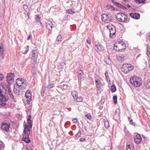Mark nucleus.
<instances>
[{"label":"nucleus","instance_id":"f257e3e1","mask_svg":"<svg viewBox=\"0 0 150 150\" xmlns=\"http://www.w3.org/2000/svg\"><path fill=\"white\" fill-rule=\"evenodd\" d=\"M31 118V115H29L27 119L28 124L25 126L24 130V134L23 136L22 140L26 143L30 142L29 135L30 133V131L33 125V121L30 120Z\"/></svg>","mask_w":150,"mask_h":150},{"label":"nucleus","instance_id":"f03ea898","mask_svg":"<svg viewBox=\"0 0 150 150\" xmlns=\"http://www.w3.org/2000/svg\"><path fill=\"white\" fill-rule=\"evenodd\" d=\"M6 85L5 83L0 84V105L4 106L6 105V102L9 99L6 95Z\"/></svg>","mask_w":150,"mask_h":150},{"label":"nucleus","instance_id":"7ed1b4c3","mask_svg":"<svg viewBox=\"0 0 150 150\" xmlns=\"http://www.w3.org/2000/svg\"><path fill=\"white\" fill-rule=\"evenodd\" d=\"M126 47L125 44L120 40L116 42L114 46L113 49L116 51L120 52Z\"/></svg>","mask_w":150,"mask_h":150},{"label":"nucleus","instance_id":"20e7f679","mask_svg":"<svg viewBox=\"0 0 150 150\" xmlns=\"http://www.w3.org/2000/svg\"><path fill=\"white\" fill-rule=\"evenodd\" d=\"M130 82L135 87H139L142 84L141 78L136 76H132Z\"/></svg>","mask_w":150,"mask_h":150},{"label":"nucleus","instance_id":"39448f33","mask_svg":"<svg viewBox=\"0 0 150 150\" xmlns=\"http://www.w3.org/2000/svg\"><path fill=\"white\" fill-rule=\"evenodd\" d=\"M101 16L102 21L105 23H110L113 20V18L110 14L103 13Z\"/></svg>","mask_w":150,"mask_h":150},{"label":"nucleus","instance_id":"423d86ee","mask_svg":"<svg viewBox=\"0 0 150 150\" xmlns=\"http://www.w3.org/2000/svg\"><path fill=\"white\" fill-rule=\"evenodd\" d=\"M115 17L119 21L123 22L127 20V16L124 13H118L116 14Z\"/></svg>","mask_w":150,"mask_h":150},{"label":"nucleus","instance_id":"0eeeda50","mask_svg":"<svg viewBox=\"0 0 150 150\" xmlns=\"http://www.w3.org/2000/svg\"><path fill=\"white\" fill-rule=\"evenodd\" d=\"M17 86L20 87L21 89H24L26 87V83L23 79L18 78L16 80Z\"/></svg>","mask_w":150,"mask_h":150},{"label":"nucleus","instance_id":"6e6552de","mask_svg":"<svg viewBox=\"0 0 150 150\" xmlns=\"http://www.w3.org/2000/svg\"><path fill=\"white\" fill-rule=\"evenodd\" d=\"M106 28L109 30L110 37H114L115 36V34L116 32L115 26L112 24H110L107 26Z\"/></svg>","mask_w":150,"mask_h":150},{"label":"nucleus","instance_id":"1a4fd4ad","mask_svg":"<svg viewBox=\"0 0 150 150\" xmlns=\"http://www.w3.org/2000/svg\"><path fill=\"white\" fill-rule=\"evenodd\" d=\"M133 66L128 64H125L122 65L121 70L125 73H127L129 71L133 69Z\"/></svg>","mask_w":150,"mask_h":150},{"label":"nucleus","instance_id":"9d476101","mask_svg":"<svg viewBox=\"0 0 150 150\" xmlns=\"http://www.w3.org/2000/svg\"><path fill=\"white\" fill-rule=\"evenodd\" d=\"M37 50L38 48L36 47H35L32 51L31 60H33L34 62H35L37 59L38 54Z\"/></svg>","mask_w":150,"mask_h":150},{"label":"nucleus","instance_id":"9b49d317","mask_svg":"<svg viewBox=\"0 0 150 150\" xmlns=\"http://www.w3.org/2000/svg\"><path fill=\"white\" fill-rule=\"evenodd\" d=\"M94 79L96 87L98 90H100L102 86L103 85V84L99 78H98L96 76L95 77Z\"/></svg>","mask_w":150,"mask_h":150},{"label":"nucleus","instance_id":"f8f14e48","mask_svg":"<svg viewBox=\"0 0 150 150\" xmlns=\"http://www.w3.org/2000/svg\"><path fill=\"white\" fill-rule=\"evenodd\" d=\"M14 74L12 73L7 74L6 76V81L8 83H10L11 81H14Z\"/></svg>","mask_w":150,"mask_h":150},{"label":"nucleus","instance_id":"ddd939ff","mask_svg":"<svg viewBox=\"0 0 150 150\" xmlns=\"http://www.w3.org/2000/svg\"><path fill=\"white\" fill-rule=\"evenodd\" d=\"M25 96L26 98L27 104H29L31 100V94L30 91H27L25 93Z\"/></svg>","mask_w":150,"mask_h":150},{"label":"nucleus","instance_id":"4468645a","mask_svg":"<svg viewBox=\"0 0 150 150\" xmlns=\"http://www.w3.org/2000/svg\"><path fill=\"white\" fill-rule=\"evenodd\" d=\"M142 137L139 134H137L134 138V141L136 144H140L142 141Z\"/></svg>","mask_w":150,"mask_h":150},{"label":"nucleus","instance_id":"2eb2a0df","mask_svg":"<svg viewBox=\"0 0 150 150\" xmlns=\"http://www.w3.org/2000/svg\"><path fill=\"white\" fill-rule=\"evenodd\" d=\"M10 124L7 123L2 122L1 128L2 129L6 131H8L10 127Z\"/></svg>","mask_w":150,"mask_h":150},{"label":"nucleus","instance_id":"dca6fc26","mask_svg":"<svg viewBox=\"0 0 150 150\" xmlns=\"http://www.w3.org/2000/svg\"><path fill=\"white\" fill-rule=\"evenodd\" d=\"M95 48L97 52H99L101 51L103 49V46L99 43H98L95 45Z\"/></svg>","mask_w":150,"mask_h":150},{"label":"nucleus","instance_id":"f3484780","mask_svg":"<svg viewBox=\"0 0 150 150\" xmlns=\"http://www.w3.org/2000/svg\"><path fill=\"white\" fill-rule=\"evenodd\" d=\"M21 89L20 87L17 86H15V84L14 85L13 91L17 96L19 95L20 91Z\"/></svg>","mask_w":150,"mask_h":150},{"label":"nucleus","instance_id":"a211bd4d","mask_svg":"<svg viewBox=\"0 0 150 150\" xmlns=\"http://www.w3.org/2000/svg\"><path fill=\"white\" fill-rule=\"evenodd\" d=\"M129 15L132 18L136 19H139L140 17V15L138 13H131L129 14Z\"/></svg>","mask_w":150,"mask_h":150},{"label":"nucleus","instance_id":"6ab92c4d","mask_svg":"<svg viewBox=\"0 0 150 150\" xmlns=\"http://www.w3.org/2000/svg\"><path fill=\"white\" fill-rule=\"evenodd\" d=\"M7 89H8V94L10 96V97L12 98H14V96L11 93V89L10 86L9 85H6V89L7 90Z\"/></svg>","mask_w":150,"mask_h":150},{"label":"nucleus","instance_id":"aec40b11","mask_svg":"<svg viewBox=\"0 0 150 150\" xmlns=\"http://www.w3.org/2000/svg\"><path fill=\"white\" fill-rule=\"evenodd\" d=\"M126 149L127 150H134L132 143L130 142H128L127 144Z\"/></svg>","mask_w":150,"mask_h":150},{"label":"nucleus","instance_id":"412c9836","mask_svg":"<svg viewBox=\"0 0 150 150\" xmlns=\"http://www.w3.org/2000/svg\"><path fill=\"white\" fill-rule=\"evenodd\" d=\"M106 10L108 11H114L115 8L113 6L109 5H107L106 7Z\"/></svg>","mask_w":150,"mask_h":150},{"label":"nucleus","instance_id":"4be33fe9","mask_svg":"<svg viewBox=\"0 0 150 150\" xmlns=\"http://www.w3.org/2000/svg\"><path fill=\"white\" fill-rule=\"evenodd\" d=\"M53 24L52 21H49L46 23V27L49 30L50 28H53Z\"/></svg>","mask_w":150,"mask_h":150},{"label":"nucleus","instance_id":"5701e85b","mask_svg":"<svg viewBox=\"0 0 150 150\" xmlns=\"http://www.w3.org/2000/svg\"><path fill=\"white\" fill-rule=\"evenodd\" d=\"M144 87L147 89L150 88V81L148 80L145 81L144 84Z\"/></svg>","mask_w":150,"mask_h":150},{"label":"nucleus","instance_id":"b1692460","mask_svg":"<svg viewBox=\"0 0 150 150\" xmlns=\"http://www.w3.org/2000/svg\"><path fill=\"white\" fill-rule=\"evenodd\" d=\"M117 59L119 62H121L124 59V57L122 55H118L116 57Z\"/></svg>","mask_w":150,"mask_h":150},{"label":"nucleus","instance_id":"393cba45","mask_svg":"<svg viewBox=\"0 0 150 150\" xmlns=\"http://www.w3.org/2000/svg\"><path fill=\"white\" fill-rule=\"evenodd\" d=\"M35 20L36 23H39L41 25L40 22V17L39 15H36L35 16Z\"/></svg>","mask_w":150,"mask_h":150},{"label":"nucleus","instance_id":"a878e982","mask_svg":"<svg viewBox=\"0 0 150 150\" xmlns=\"http://www.w3.org/2000/svg\"><path fill=\"white\" fill-rule=\"evenodd\" d=\"M71 95L75 99L77 97V93L75 91H72L71 92Z\"/></svg>","mask_w":150,"mask_h":150},{"label":"nucleus","instance_id":"bb28decb","mask_svg":"<svg viewBox=\"0 0 150 150\" xmlns=\"http://www.w3.org/2000/svg\"><path fill=\"white\" fill-rule=\"evenodd\" d=\"M62 40V37L61 35H58L56 40V42L57 44H59L60 42Z\"/></svg>","mask_w":150,"mask_h":150},{"label":"nucleus","instance_id":"cd10ccee","mask_svg":"<svg viewBox=\"0 0 150 150\" xmlns=\"http://www.w3.org/2000/svg\"><path fill=\"white\" fill-rule=\"evenodd\" d=\"M134 2L138 4L144 3L145 0H134Z\"/></svg>","mask_w":150,"mask_h":150},{"label":"nucleus","instance_id":"c85d7f7f","mask_svg":"<svg viewBox=\"0 0 150 150\" xmlns=\"http://www.w3.org/2000/svg\"><path fill=\"white\" fill-rule=\"evenodd\" d=\"M4 51V45L1 43L0 44V53H2Z\"/></svg>","mask_w":150,"mask_h":150},{"label":"nucleus","instance_id":"c756f323","mask_svg":"<svg viewBox=\"0 0 150 150\" xmlns=\"http://www.w3.org/2000/svg\"><path fill=\"white\" fill-rule=\"evenodd\" d=\"M55 86V85L54 84L52 83V84H49L47 85V86L46 88H47L48 89H50V88H53Z\"/></svg>","mask_w":150,"mask_h":150},{"label":"nucleus","instance_id":"7c9ffc66","mask_svg":"<svg viewBox=\"0 0 150 150\" xmlns=\"http://www.w3.org/2000/svg\"><path fill=\"white\" fill-rule=\"evenodd\" d=\"M105 62L107 64H109L110 63V60L109 57L105 58L104 59Z\"/></svg>","mask_w":150,"mask_h":150},{"label":"nucleus","instance_id":"2f4dec72","mask_svg":"<svg viewBox=\"0 0 150 150\" xmlns=\"http://www.w3.org/2000/svg\"><path fill=\"white\" fill-rule=\"evenodd\" d=\"M104 125L106 128L108 129L109 127V123L108 121H105L104 122Z\"/></svg>","mask_w":150,"mask_h":150},{"label":"nucleus","instance_id":"473e14b6","mask_svg":"<svg viewBox=\"0 0 150 150\" xmlns=\"http://www.w3.org/2000/svg\"><path fill=\"white\" fill-rule=\"evenodd\" d=\"M111 90L112 92H115L116 91V87L114 85H112L111 86Z\"/></svg>","mask_w":150,"mask_h":150},{"label":"nucleus","instance_id":"72a5a7b5","mask_svg":"<svg viewBox=\"0 0 150 150\" xmlns=\"http://www.w3.org/2000/svg\"><path fill=\"white\" fill-rule=\"evenodd\" d=\"M75 99L76 100L77 102H80L83 100V98L81 97H77Z\"/></svg>","mask_w":150,"mask_h":150},{"label":"nucleus","instance_id":"f704fd0d","mask_svg":"<svg viewBox=\"0 0 150 150\" xmlns=\"http://www.w3.org/2000/svg\"><path fill=\"white\" fill-rule=\"evenodd\" d=\"M117 97L116 96H114L113 97V99L115 104H116L117 103Z\"/></svg>","mask_w":150,"mask_h":150},{"label":"nucleus","instance_id":"c9c22d12","mask_svg":"<svg viewBox=\"0 0 150 150\" xmlns=\"http://www.w3.org/2000/svg\"><path fill=\"white\" fill-rule=\"evenodd\" d=\"M66 13L70 14H72L74 13V12L71 9H69L67 10Z\"/></svg>","mask_w":150,"mask_h":150},{"label":"nucleus","instance_id":"e433bc0d","mask_svg":"<svg viewBox=\"0 0 150 150\" xmlns=\"http://www.w3.org/2000/svg\"><path fill=\"white\" fill-rule=\"evenodd\" d=\"M23 8L26 11L28 9V7L26 4H25L23 5Z\"/></svg>","mask_w":150,"mask_h":150},{"label":"nucleus","instance_id":"4c0bfd02","mask_svg":"<svg viewBox=\"0 0 150 150\" xmlns=\"http://www.w3.org/2000/svg\"><path fill=\"white\" fill-rule=\"evenodd\" d=\"M85 116L88 119L91 120V116L89 114H87L85 115Z\"/></svg>","mask_w":150,"mask_h":150},{"label":"nucleus","instance_id":"58836bf2","mask_svg":"<svg viewBox=\"0 0 150 150\" xmlns=\"http://www.w3.org/2000/svg\"><path fill=\"white\" fill-rule=\"evenodd\" d=\"M24 14L25 15V19H26V20H28V19L30 17H29V13H27V14L26 15V13H24Z\"/></svg>","mask_w":150,"mask_h":150},{"label":"nucleus","instance_id":"ea45409f","mask_svg":"<svg viewBox=\"0 0 150 150\" xmlns=\"http://www.w3.org/2000/svg\"><path fill=\"white\" fill-rule=\"evenodd\" d=\"M78 74L81 76H82L83 74V72L81 70H79L78 72Z\"/></svg>","mask_w":150,"mask_h":150},{"label":"nucleus","instance_id":"a19ab883","mask_svg":"<svg viewBox=\"0 0 150 150\" xmlns=\"http://www.w3.org/2000/svg\"><path fill=\"white\" fill-rule=\"evenodd\" d=\"M4 144L2 142L0 141V149L3 148Z\"/></svg>","mask_w":150,"mask_h":150},{"label":"nucleus","instance_id":"79ce46f5","mask_svg":"<svg viewBox=\"0 0 150 150\" xmlns=\"http://www.w3.org/2000/svg\"><path fill=\"white\" fill-rule=\"evenodd\" d=\"M105 75L106 79L108 80L109 79L108 75V73L107 72H105Z\"/></svg>","mask_w":150,"mask_h":150},{"label":"nucleus","instance_id":"37998d69","mask_svg":"<svg viewBox=\"0 0 150 150\" xmlns=\"http://www.w3.org/2000/svg\"><path fill=\"white\" fill-rule=\"evenodd\" d=\"M29 50V47H28V46H27V48H26V49H25V53H24V54H26L27 53V52H28V51Z\"/></svg>","mask_w":150,"mask_h":150},{"label":"nucleus","instance_id":"c03bdc74","mask_svg":"<svg viewBox=\"0 0 150 150\" xmlns=\"http://www.w3.org/2000/svg\"><path fill=\"white\" fill-rule=\"evenodd\" d=\"M115 4L118 7L120 8L121 6H122V5L120 4L117 3H115Z\"/></svg>","mask_w":150,"mask_h":150},{"label":"nucleus","instance_id":"a18cd8bd","mask_svg":"<svg viewBox=\"0 0 150 150\" xmlns=\"http://www.w3.org/2000/svg\"><path fill=\"white\" fill-rule=\"evenodd\" d=\"M87 42L89 44H91V40L90 39L88 38L87 39Z\"/></svg>","mask_w":150,"mask_h":150},{"label":"nucleus","instance_id":"49530a36","mask_svg":"<svg viewBox=\"0 0 150 150\" xmlns=\"http://www.w3.org/2000/svg\"><path fill=\"white\" fill-rule=\"evenodd\" d=\"M72 121L73 123H76L77 122V120L76 119H74L72 120Z\"/></svg>","mask_w":150,"mask_h":150},{"label":"nucleus","instance_id":"de8ad7c7","mask_svg":"<svg viewBox=\"0 0 150 150\" xmlns=\"http://www.w3.org/2000/svg\"><path fill=\"white\" fill-rule=\"evenodd\" d=\"M86 140V139H85L84 138H81L80 139V141L81 142H83L84 141H85Z\"/></svg>","mask_w":150,"mask_h":150},{"label":"nucleus","instance_id":"09e8293b","mask_svg":"<svg viewBox=\"0 0 150 150\" xmlns=\"http://www.w3.org/2000/svg\"><path fill=\"white\" fill-rule=\"evenodd\" d=\"M3 78V75L1 74H0V80H2Z\"/></svg>","mask_w":150,"mask_h":150},{"label":"nucleus","instance_id":"8fccbe9b","mask_svg":"<svg viewBox=\"0 0 150 150\" xmlns=\"http://www.w3.org/2000/svg\"><path fill=\"white\" fill-rule=\"evenodd\" d=\"M81 135V133L80 132H78V133L76 134V137H79Z\"/></svg>","mask_w":150,"mask_h":150},{"label":"nucleus","instance_id":"3c124183","mask_svg":"<svg viewBox=\"0 0 150 150\" xmlns=\"http://www.w3.org/2000/svg\"><path fill=\"white\" fill-rule=\"evenodd\" d=\"M122 9H126V7L122 5V6H121V7H120Z\"/></svg>","mask_w":150,"mask_h":150},{"label":"nucleus","instance_id":"603ef678","mask_svg":"<svg viewBox=\"0 0 150 150\" xmlns=\"http://www.w3.org/2000/svg\"><path fill=\"white\" fill-rule=\"evenodd\" d=\"M31 37V35H28V37L27 38V40H29L30 39V37Z\"/></svg>","mask_w":150,"mask_h":150},{"label":"nucleus","instance_id":"864d4df0","mask_svg":"<svg viewBox=\"0 0 150 150\" xmlns=\"http://www.w3.org/2000/svg\"><path fill=\"white\" fill-rule=\"evenodd\" d=\"M44 91H43V92H42L41 93V95L42 96H43V95H44Z\"/></svg>","mask_w":150,"mask_h":150},{"label":"nucleus","instance_id":"5fc2aeb1","mask_svg":"<svg viewBox=\"0 0 150 150\" xmlns=\"http://www.w3.org/2000/svg\"><path fill=\"white\" fill-rule=\"evenodd\" d=\"M112 3L114 4H115V3H116V2H115L114 1H113V0H112Z\"/></svg>","mask_w":150,"mask_h":150},{"label":"nucleus","instance_id":"6e6d98bb","mask_svg":"<svg viewBox=\"0 0 150 150\" xmlns=\"http://www.w3.org/2000/svg\"><path fill=\"white\" fill-rule=\"evenodd\" d=\"M132 120H131L130 121V123H131V122H132Z\"/></svg>","mask_w":150,"mask_h":150}]
</instances>
